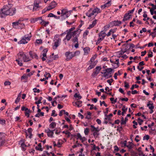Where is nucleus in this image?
I'll return each mask as SVG.
<instances>
[{
  "label": "nucleus",
  "instance_id": "c756f323",
  "mask_svg": "<svg viewBox=\"0 0 156 156\" xmlns=\"http://www.w3.org/2000/svg\"><path fill=\"white\" fill-rule=\"evenodd\" d=\"M74 97L76 98H77V100L80 99L82 98L79 94H78L77 93H75L74 94Z\"/></svg>",
  "mask_w": 156,
  "mask_h": 156
},
{
  "label": "nucleus",
  "instance_id": "bf43d9fd",
  "mask_svg": "<svg viewBox=\"0 0 156 156\" xmlns=\"http://www.w3.org/2000/svg\"><path fill=\"white\" fill-rule=\"evenodd\" d=\"M29 109H28V108H26L24 106H23V107H22V108H21V110L22 111H25L26 112L27 111L29 110Z\"/></svg>",
  "mask_w": 156,
  "mask_h": 156
},
{
  "label": "nucleus",
  "instance_id": "473e14b6",
  "mask_svg": "<svg viewBox=\"0 0 156 156\" xmlns=\"http://www.w3.org/2000/svg\"><path fill=\"white\" fill-rule=\"evenodd\" d=\"M21 146L22 148V150L23 151H25L26 150V148H25V147H28L27 145L25 144L24 142L22 143L21 144Z\"/></svg>",
  "mask_w": 156,
  "mask_h": 156
},
{
  "label": "nucleus",
  "instance_id": "ea45409f",
  "mask_svg": "<svg viewBox=\"0 0 156 156\" xmlns=\"http://www.w3.org/2000/svg\"><path fill=\"white\" fill-rule=\"evenodd\" d=\"M50 10V9H49L48 7L47 8H45L43 9L42 11V13L43 14L45 13L47 11H49Z\"/></svg>",
  "mask_w": 156,
  "mask_h": 156
},
{
  "label": "nucleus",
  "instance_id": "7ed1b4c3",
  "mask_svg": "<svg viewBox=\"0 0 156 156\" xmlns=\"http://www.w3.org/2000/svg\"><path fill=\"white\" fill-rule=\"evenodd\" d=\"M30 36L29 34H27L25 35L18 42V44H25L27 43V41H29L31 37L32 36L31 34V33L30 34Z\"/></svg>",
  "mask_w": 156,
  "mask_h": 156
},
{
  "label": "nucleus",
  "instance_id": "2f4dec72",
  "mask_svg": "<svg viewBox=\"0 0 156 156\" xmlns=\"http://www.w3.org/2000/svg\"><path fill=\"white\" fill-rule=\"evenodd\" d=\"M18 56H19L21 57H22L23 58H24L26 57V55L24 54V53L23 52H20L17 55Z\"/></svg>",
  "mask_w": 156,
  "mask_h": 156
},
{
  "label": "nucleus",
  "instance_id": "3c124183",
  "mask_svg": "<svg viewBox=\"0 0 156 156\" xmlns=\"http://www.w3.org/2000/svg\"><path fill=\"white\" fill-rule=\"evenodd\" d=\"M128 119L127 117H126L125 118V121H123L121 123V125H125L126 124V122L128 121Z\"/></svg>",
  "mask_w": 156,
  "mask_h": 156
},
{
  "label": "nucleus",
  "instance_id": "58836bf2",
  "mask_svg": "<svg viewBox=\"0 0 156 156\" xmlns=\"http://www.w3.org/2000/svg\"><path fill=\"white\" fill-rule=\"evenodd\" d=\"M141 147H140L137 150L139 152V153L138 154V155L143 154V152L141 151Z\"/></svg>",
  "mask_w": 156,
  "mask_h": 156
},
{
  "label": "nucleus",
  "instance_id": "f3484780",
  "mask_svg": "<svg viewBox=\"0 0 156 156\" xmlns=\"http://www.w3.org/2000/svg\"><path fill=\"white\" fill-rule=\"evenodd\" d=\"M82 102L81 101H76L75 102H73V104H75V105H77V107L78 108L82 106Z\"/></svg>",
  "mask_w": 156,
  "mask_h": 156
},
{
  "label": "nucleus",
  "instance_id": "2eb2a0df",
  "mask_svg": "<svg viewBox=\"0 0 156 156\" xmlns=\"http://www.w3.org/2000/svg\"><path fill=\"white\" fill-rule=\"evenodd\" d=\"M131 16V15H128V14L126 13L123 17V18L122 20V21H124L129 20L130 18V16Z\"/></svg>",
  "mask_w": 156,
  "mask_h": 156
},
{
  "label": "nucleus",
  "instance_id": "f8f14e48",
  "mask_svg": "<svg viewBox=\"0 0 156 156\" xmlns=\"http://www.w3.org/2000/svg\"><path fill=\"white\" fill-rule=\"evenodd\" d=\"M69 13V11H67L66 9H63L62 10L61 15V16L62 17V20H63L64 18H63V16L65 14H66L67 13Z\"/></svg>",
  "mask_w": 156,
  "mask_h": 156
},
{
  "label": "nucleus",
  "instance_id": "c85d7f7f",
  "mask_svg": "<svg viewBox=\"0 0 156 156\" xmlns=\"http://www.w3.org/2000/svg\"><path fill=\"white\" fill-rule=\"evenodd\" d=\"M114 69H116L118 68L119 66V62L113 63V65H112Z\"/></svg>",
  "mask_w": 156,
  "mask_h": 156
},
{
  "label": "nucleus",
  "instance_id": "79ce46f5",
  "mask_svg": "<svg viewBox=\"0 0 156 156\" xmlns=\"http://www.w3.org/2000/svg\"><path fill=\"white\" fill-rule=\"evenodd\" d=\"M139 86L138 85H137L136 84H133L132 85V87L131 88V89L132 90H133L134 89V87L137 88Z\"/></svg>",
  "mask_w": 156,
  "mask_h": 156
},
{
  "label": "nucleus",
  "instance_id": "e2e57ef3",
  "mask_svg": "<svg viewBox=\"0 0 156 156\" xmlns=\"http://www.w3.org/2000/svg\"><path fill=\"white\" fill-rule=\"evenodd\" d=\"M11 83L9 81H6L4 82V84L5 86L10 85Z\"/></svg>",
  "mask_w": 156,
  "mask_h": 156
},
{
  "label": "nucleus",
  "instance_id": "4d7b16f0",
  "mask_svg": "<svg viewBox=\"0 0 156 156\" xmlns=\"http://www.w3.org/2000/svg\"><path fill=\"white\" fill-rule=\"evenodd\" d=\"M21 22H20V25L19 26V27L20 29L23 28L25 26L24 24L21 23Z\"/></svg>",
  "mask_w": 156,
  "mask_h": 156
},
{
  "label": "nucleus",
  "instance_id": "f257e3e1",
  "mask_svg": "<svg viewBox=\"0 0 156 156\" xmlns=\"http://www.w3.org/2000/svg\"><path fill=\"white\" fill-rule=\"evenodd\" d=\"M2 14L0 15L1 18H2L4 17L3 15L5 16L9 15L12 16L14 15L16 11V9L14 8H11L8 6H4L3 9H2Z\"/></svg>",
  "mask_w": 156,
  "mask_h": 156
},
{
  "label": "nucleus",
  "instance_id": "ddd939ff",
  "mask_svg": "<svg viewBox=\"0 0 156 156\" xmlns=\"http://www.w3.org/2000/svg\"><path fill=\"white\" fill-rule=\"evenodd\" d=\"M80 31L81 30L78 29L77 30H75L73 32H72V36H73V37H74L76 35H77V34H78L79 35L80 34Z\"/></svg>",
  "mask_w": 156,
  "mask_h": 156
},
{
  "label": "nucleus",
  "instance_id": "e433bc0d",
  "mask_svg": "<svg viewBox=\"0 0 156 156\" xmlns=\"http://www.w3.org/2000/svg\"><path fill=\"white\" fill-rule=\"evenodd\" d=\"M59 44L58 42H55L54 45L53 47L54 49H55L58 46Z\"/></svg>",
  "mask_w": 156,
  "mask_h": 156
},
{
  "label": "nucleus",
  "instance_id": "dca6fc26",
  "mask_svg": "<svg viewBox=\"0 0 156 156\" xmlns=\"http://www.w3.org/2000/svg\"><path fill=\"white\" fill-rule=\"evenodd\" d=\"M111 0H109L105 4L103 5H102L101 6V8H103V9H104L106 7H108L110 6L111 5Z\"/></svg>",
  "mask_w": 156,
  "mask_h": 156
},
{
  "label": "nucleus",
  "instance_id": "a878e982",
  "mask_svg": "<svg viewBox=\"0 0 156 156\" xmlns=\"http://www.w3.org/2000/svg\"><path fill=\"white\" fill-rule=\"evenodd\" d=\"M38 146L40 147H36L35 148V149L37 150H38L40 151H42L43 150V148H41L42 146L41 144L40 143H39L38 145Z\"/></svg>",
  "mask_w": 156,
  "mask_h": 156
},
{
  "label": "nucleus",
  "instance_id": "6e6552de",
  "mask_svg": "<svg viewBox=\"0 0 156 156\" xmlns=\"http://www.w3.org/2000/svg\"><path fill=\"white\" fill-rule=\"evenodd\" d=\"M56 5V2L55 1H53L50 3L48 7L51 10L55 8Z\"/></svg>",
  "mask_w": 156,
  "mask_h": 156
},
{
  "label": "nucleus",
  "instance_id": "b1692460",
  "mask_svg": "<svg viewBox=\"0 0 156 156\" xmlns=\"http://www.w3.org/2000/svg\"><path fill=\"white\" fill-rule=\"evenodd\" d=\"M61 40V39L59 38V37L58 35H56L55 36L54 38V42H59V41Z\"/></svg>",
  "mask_w": 156,
  "mask_h": 156
},
{
  "label": "nucleus",
  "instance_id": "4c0bfd02",
  "mask_svg": "<svg viewBox=\"0 0 156 156\" xmlns=\"http://www.w3.org/2000/svg\"><path fill=\"white\" fill-rule=\"evenodd\" d=\"M98 132H94L93 133V135L95 138H96L98 137V136H99V134Z\"/></svg>",
  "mask_w": 156,
  "mask_h": 156
},
{
  "label": "nucleus",
  "instance_id": "4be33fe9",
  "mask_svg": "<svg viewBox=\"0 0 156 156\" xmlns=\"http://www.w3.org/2000/svg\"><path fill=\"white\" fill-rule=\"evenodd\" d=\"M56 123L54 122H52L49 125V128L51 129H54L56 127Z\"/></svg>",
  "mask_w": 156,
  "mask_h": 156
},
{
  "label": "nucleus",
  "instance_id": "37998d69",
  "mask_svg": "<svg viewBox=\"0 0 156 156\" xmlns=\"http://www.w3.org/2000/svg\"><path fill=\"white\" fill-rule=\"evenodd\" d=\"M63 133H65L66 135H67V137H69L70 136V133L69 132H68L67 131H66V132H65V131H63L62 132Z\"/></svg>",
  "mask_w": 156,
  "mask_h": 156
},
{
  "label": "nucleus",
  "instance_id": "72a5a7b5",
  "mask_svg": "<svg viewBox=\"0 0 156 156\" xmlns=\"http://www.w3.org/2000/svg\"><path fill=\"white\" fill-rule=\"evenodd\" d=\"M99 73V71L98 70H95V71L91 75V76L93 77H95Z\"/></svg>",
  "mask_w": 156,
  "mask_h": 156
},
{
  "label": "nucleus",
  "instance_id": "1a4fd4ad",
  "mask_svg": "<svg viewBox=\"0 0 156 156\" xmlns=\"http://www.w3.org/2000/svg\"><path fill=\"white\" fill-rule=\"evenodd\" d=\"M153 103H151V104H147V106L150 109V113L152 114L153 112V109L154 108V106L153 105Z\"/></svg>",
  "mask_w": 156,
  "mask_h": 156
},
{
  "label": "nucleus",
  "instance_id": "5701e85b",
  "mask_svg": "<svg viewBox=\"0 0 156 156\" xmlns=\"http://www.w3.org/2000/svg\"><path fill=\"white\" fill-rule=\"evenodd\" d=\"M127 110V108H126V107L125 105H123V107L122 109V115H124V114L125 113L126 111Z\"/></svg>",
  "mask_w": 156,
  "mask_h": 156
},
{
  "label": "nucleus",
  "instance_id": "a19ab883",
  "mask_svg": "<svg viewBox=\"0 0 156 156\" xmlns=\"http://www.w3.org/2000/svg\"><path fill=\"white\" fill-rule=\"evenodd\" d=\"M89 132V129L88 128H86L85 129L84 133L86 135H87Z\"/></svg>",
  "mask_w": 156,
  "mask_h": 156
},
{
  "label": "nucleus",
  "instance_id": "de8ad7c7",
  "mask_svg": "<svg viewBox=\"0 0 156 156\" xmlns=\"http://www.w3.org/2000/svg\"><path fill=\"white\" fill-rule=\"evenodd\" d=\"M6 121L4 119H0V124L2 125H3L5 123Z\"/></svg>",
  "mask_w": 156,
  "mask_h": 156
},
{
  "label": "nucleus",
  "instance_id": "0eeeda50",
  "mask_svg": "<svg viewBox=\"0 0 156 156\" xmlns=\"http://www.w3.org/2000/svg\"><path fill=\"white\" fill-rule=\"evenodd\" d=\"M24 20V19L23 18H20L19 19L18 21L15 22H14L12 23V26L13 28L17 29L19 28V26L20 24V22H22Z\"/></svg>",
  "mask_w": 156,
  "mask_h": 156
},
{
  "label": "nucleus",
  "instance_id": "c9c22d12",
  "mask_svg": "<svg viewBox=\"0 0 156 156\" xmlns=\"http://www.w3.org/2000/svg\"><path fill=\"white\" fill-rule=\"evenodd\" d=\"M26 57L24 58H23V60L24 62H27L31 60L26 55Z\"/></svg>",
  "mask_w": 156,
  "mask_h": 156
},
{
  "label": "nucleus",
  "instance_id": "f03ea898",
  "mask_svg": "<svg viewBox=\"0 0 156 156\" xmlns=\"http://www.w3.org/2000/svg\"><path fill=\"white\" fill-rule=\"evenodd\" d=\"M92 8H90L88 11V12L86 13V15L89 17H90L91 16L94 15V13H97V14L100 13L101 11L100 9L96 7L92 10Z\"/></svg>",
  "mask_w": 156,
  "mask_h": 156
},
{
  "label": "nucleus",
  "instance_id": "052dcab7",
  "mask_svg": "<svg viewBox=\"0 0 156 156\" xmlns=\"http://www.w3.org/2000/svg\"><path fill=\"white\" fill-rule=\"evenodd\" d=\"M125 86L124 87L126 88H128L129 87V85L128 83H127L126 81L124 82Z\"/></svg>",
  "mask_w": 156,
  "mask_h": 156
},
{
  "label": "nucleus",
  "instance_id": "f704fd0d",
  "mask_svg": "<svg viewBox=\"0 0 156 156\" xmlns=\"http://www.w3.org/2000/svg\"><path fill=\"white\" fill-rule=\"evenodd\" d=\"M89 33V31L87 30H86L85 32H84L83 34V37L84 38L86 39V37L87 35H88Z\"/></svg>",
  "mask_w": 156,
  "mask_h": 156
},
{
  "label": "nucleus",
  "instance_id": "774afa93",
  "mask_svg": "<svg viewBox=\"0 0 156 156\" xmlns=\"http://www.w3.org/2000/svg\"><path fill=\"white\" fill-rule=\"evenodd\" d=\"M5 143L4 140L0 139V147L2 146Z\"/></svg>",
  "mask_w": 156,
  "mask_h": 156
},
{
  "label": "nucleus",
  "instance_id": "0e129e2a",
  "mask_svg": "<svg viewBox=\"0 0 156 156\" xmlns=\"http://www.w3.org/2000/svg\"><path fill=\"white\" fill-rule=\"evenodd\" d=\"M135 10V8H133V9L129 11L127 14H128V15H130V14L131 13H133V12Z\"/></svg>",
  "mask_w": 156,
  "mask_h": 156
},
{
  "label": "nucleus",
  "instance_id": "cd10ccee",
  "mask_svg": "<svg viewBox=\"0 0 156 156\" xmlns=\"http://www.w3.org/2000/svg\"><path fill=\"white\" fill-rule=\"evenodd\" d=\"M85 55L87 54L88 52L90 51V48L89 47H86L83 49Z\"/></svg>",
  "mask_w": 156,
  "mask_h": 156
},
{
  "label": "nucleus",
  "instance_id": "aec40b11",
  "mask_svg": "<svg viewBox=\"0 0 156 156\" xmlns=\"http://www.w3.org/2000/svg\"><path fill=\"white\" fill-rule=\"evenodd\" d=\"M133 143L132 142H129L128 145H127L126 147L129 149V151L131 152V151L132 150L131 149L133 148Z\"/></svg>",
  "mask_w": 156,
  "mask_h": 156
},
{
  "label": "nucleus",
  "instance_id": "680f3d73",
  "mask_svg": "<svg viewBox=\"0 0 156 156\" xmlns=\"http://www.w3.org/2000/svg\"><path fill=\"white\" fill-rule=\"evenodd\" d=\"M76 136H77V139H80H80H81L82 136L79 133H78L77 134Z\"/></svg>",
  "mask_w": 156,
  "mask_h": 156
},
{
  "label": "nucleus",
  "instance_id": "09e8293b",
  "mask_svg": "<svg viewBox=\"0 0 156 156\" xmlns=\"http://www.w3.org/2000/svg\"><path fill=\"white\" fill-rule=\"evenodd\" d=\"M105 120H108L109 121L111 120L110 117H109L108 116L107 114L105 115Z\"/></svg>",
  "mask_w": 156,
  "mask_h": 156
},
{
  "label": "nucleus",
  "instance_id": "6ab92c4d",
  "mask_svg": "<svg viewBox=\"0 0 156 156\" xmlns=\"http://www.w3.org/2000/svg\"><path fill=\"white\" fill-rule=\"evenodd\" d=\"M72 36V34L70 33H69L67 32V35L66 36V38L64 39H67L68 41H69L71 38Z\"/></svg>",
  "mask_w": 156,
  "mask_h": 156
},
{
  "label": "nucleus",
  "instance_id": "338daca9",
  "mask_svg": "<svg viewBox=\"0 0 156 156\" xmlns=\"http://www.w3.org/2000/svg\"><path fill=\"white\" fill-rule=\"evenodd\" d=\"M75 29V27H72L68 31V32L69 33H70L72 34V31H73V30H74Z\"/></svg>",
  "mask_w": 156,
  "mask_h": 156
},
{
  "label": "nucleus",
  "instance_id": "49530a36",
  "mask_svg": "<svg viewBox=\"0 0 156 156\" xmlns=\"http://www.w3.org/2000/svg\"><path fill=\"white\" fill-rule=\"evenodd\" d=\"M30 112V110L29 109L25 112V114L26 116L28 117L29 116V113Z\"/></svg>",
  "mask_w": 156,
  "mask_h": 156
},
{
  "label": "nucleus",
  "instance_id": "864d4df0",
  "mask_svg": "<svg viewBox=\"0 0 156 156\" xmlns=\"http://www.w3.org/2000/svg\"><path fill=\"white\" fill-rule=\"evenodd\" d=\"M33 90H34V93H39L40 92V90L39 89H37L36 88H34L33 89Z\"/></svg>",
  "mask_w": 156,
  "mask_h": 156
},
{
  "label": "nucleus",
  "instance_id": "39448f33",
  "mask_svg": "<svg viewBox=\"0 0 156 156\" xmlns=\"http://www.w3.org/2000/svg\"><path fill=\"white\" fill-rule=\"evenodd\" d=\"M113 70V69L111 68H108L106 69L105 70H104V71H105V72H101V73L103 74V75L102 76L106 78V77L109 75V74H112V72Z\"/></svg>",
  "mask_w": 156,
  "mask_h": 156
},
{
  "label": "nucleus",
  "instance_id": "69168bd1",
  "mask_svg": "<svg viewBox=\"0 0 156 156\" xmlns=\"http://www.w3.org/2000/svg\"><path fill=\"white\" fill-rule=\"evenodd\" d=\"M28 77L26 75H23L21 77V80H27V79Z\"/></svg>",
  "mask_w": 156,
  "mask_h": 156
},
{
  "label": "nucleus",
  "instance_id": "412c9836",
  "mask_svg": "<svg viewBox=\"0 0 156 156\" xmlns=\"http://www.w3.org/2000/svg\"><path fill=\"white\" fill-rule=\"evenodd\" d=\"M79 36L78 34H77V35H76L75 36L73 37H74L72 39V41L73 43L77 42L78 43V37Z\"/></svg>",
  "mask_w": 156,
  "mask_h": 156
},
{
  "label": "nucleus",
  "instance_id": "9b49d317",
  "mask_svg": "<svg viewBox=\"0 0 156 156\" xmlns=\"http://www.w3.org/2000/svg\"><path fill=\"white\" fill-rule=\"evenodd\" d=\"M131 153L133 156H147V155L145 156V155L144 154L143 152V154L138 155L137 153L136 152L134 151L133 150H131Z\"/></svg>",
  "mask_w": 156,
  "mask_h": 156
},
{
  "label": "nucleus",
  "instance_id": "393cba45",
  "mask_svg": "<svg viewBox=\"0 0 156 156\" xmlns=\"http://www.w3.org/2000/svg\"><path fill=\"white\" fill-rule=\"evenodd\" d=\"M40 23L44 26H46L47 25L49 24V22L48 21H44V20L42 19L41 22H40Z\"/></svg>",
  "mask_w": 156,
  "mask_h": 156
},
{
  "label": "nucleus",
  "instance_id": "7c9ffc66",
  "mask_svg": "<svg viewBox=\"0 0 156 156\" xmlns=\"http://www.w3.org/2000/svg\"><path fill=\"white\" fill-rule=\"evenodd\" d=\"M114 21L115 24L114 25H115V26H119L122 23V22L120 21L115 20Z\"/></svg>",
  "mask_w": 156,
  "mask_h": 156
},
{
  "label": "nucleus",
  "instance_id": "20e7f679",
  "mask_svg": "<svg viewBox=\"0 0 156 156\" xmlns=\"http://www.w3.org/2000/svg\"><path fill=\"white\" fill-rule=\"evenodd\" d=\"M77 52H79V53L80 51H76L74 53H73L72 52H70L69 51L66 52L65 53V55L66 57V61H68L72 59L73 57L75 56V54Z\"/></svg>",
  "mask_w": 156,
  "mask_h": 156
},
{
  "label": "nucleus",
  "instance_id": "c03bdc74",
  "mask_svg": "<svg viewBox=\"0 0 156 156\" xmlns=\"http://www.w3.org/2000/svg\"><path fill=\"white\" fill-rule=\"evenodd\" d=\"M138 123L140 125H141L142 122H143V120L141 119L140 118H139L138 119Z\"/></svg>",
  "mask_w": 156,
  "mask_h": 156
},
{
  "label": "nucleus",
  "instance_id": "a211bd4d",
  "mask_svg": "<svg viewBox=\"0 0 156 156\" xmlns=\"http://www.w3.org/2000/svg\"><path fill=\"white\" fill-rule=\"evenodd\" d=\"M89 63L90 65L87 68L88 70H90L93 68L96 65L95 62H89Z\"/></svg>",
  "mask_w": 156,
  "mask_h": 156
},
{
  "label": "nucleus",
  "instance_id": "13d9d810",
  "mask_svg": "<svg viewBox=\"0 0 156 156\" xmlns=\"http://www.w3.org/2000/svg\"><path fill=\"white\" fill-rule=\"evenodd\" d=\"M20 96H18L17 98L16 99L15 101V103L17 104L18 102H19L20 100Z\"/></svg>",
  "mask_w": 156,
  "mask_h": 156
},
{
  "label": "nucleus",
  "instance_id": "4468645a",
  "mask_svg": "<svg viewBox=\"0 0 156 156\" xmlns=\"http://www.w3.org/2000/svg\"><path fill=\"white\" fill-rule=\"evenodd\" d=\"M55 130V129L53 130L49 129L48 132H47V136L48 137H53L54 134V131Z\"/></svg>",
  "mask_w": 156,
  "mask_h": 156
},
{
  "label": "nucleus",
  "instance_id": "8fccbe9b",
  "mask_svg": "<svg viewBox=\"0 0 156 156\" xmlns=\"http://www.w3.org/2000/svg\"><path fill=\"white\" fill-rule=\"evenodd\" d=\"M90 127L91 128V131L92 132H95L96 129V127H95L94 126L92 125L90 126Z\"/></svg>",
  "mask_w": 156,
  "mask_h": 156
},
{
  "label": "nucleus",
  "instance_id": "5fc2aeb1",
  "mask_svg": "<svg viewBox=\"0 0 156 156\" xmlns=\"http://www.w3.org/2000/svg\"><path fill=\"white\" fill-rule=\"evenodd\" d=\"M113 81L112 79H111L110 80H107V82L109 83V85H112V83Z\"/></svg>",
  "mask_w": 156,
  "mask_h": 156
},
{
  "label": "nucleus",
  "instance_id": "bb28decb",
  "mask_svg": "<svg viewBox=\"0 0 156 156\" xmlns=\"http://www.w3.org/2000/svg\"><path fill=\"white\" fill-rule=\"evenodd\" d=\"M105 36L104 35V36H103V37H102V38H98L97 42L96 43V44L97 45H98L100 42L102 41L104 39V37H105Z\"/></svg>",
  "mask_w": 156,
  "mask_h": 156
},
{
  "label": "nucleus",
  "instance_id": "6e6d98bb",
  "mask_svg": "<svg viewBox=\"0 0 156 156\" xmlns=\"http://www.w3.org/2000/svg\"><path fill=\"white\" fill-rule=\"evenodd\" d=\"M127 142V141L125 140L123 142L121 141V144L122 145H124V146L126 147V146L127 145V144H126Z\"/></svg>",
  "mask_w": 156,
  "mask_h": 156
},
{
  "label": "nucleus",
  "instance_id": "a18cd8bd",
  "mask_svg": "<svg viewBox=\"0 0 156 156\" xmlns=\"http://www.w3.org/2000/svg\"><path fill=\"white\" fill-rule=\"evenodd\" d=\"M150 138V136L148 135H146L143 137V140H148Z\"/></svg>",
  "mask_w": 156,
  "mask_h": 156
},
{
  "label": "nucleus",
  "instance_id": "603ef678",
  "mask_svg": "<svg viewBox=\"0 0 156 156\" xmlns=\"http://www.w3.org/2000/svg\"><path fill=\"white\" fill-rule=\"evenodd\" d=\"M103 32V31H102L100 33H99V37H101L102 36V37H103V36H104V35H105V32Z\"/></svg>",
  "mask_w": 156,
  "mask_h": 156
},
{
  "label": "nucleus",
  "instance_id": "423d86ee",
  "mask_svg": "<svg viewBox=\"0 0 156 156\" xmlns=\"http://www.w3.org/2000/svg\"><path fill=\"white\" fill-rule=\"evenodd\" d=\"M41 3L40 0H34V7L33 11H37L41 7L39 5V4Z\"/></svg>",
  "mask_w": 156,
  "mask_h": 156
},
{
  "label": "nucleus",
  "instance_id": "9d476101",
  "mask_svg": "<svg viewBox=\"0 0 156 156\" xmlns=\"http://www.w3.org/2000/svg\"><path fill=\"white\" fill-rule=\"evenodd\" d=\"M29 55L32 58H35L37 59H38V57L37 54L32 51H30L29 52Z\"/></svg>",
  "mask_w": 156,
  "mask_h": 156
}]
</instances>
